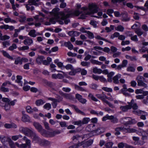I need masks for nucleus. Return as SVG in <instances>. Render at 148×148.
I'll list each match as a JSON object with an SVG mask.
<instances>
[{
	"instance_id": "60",
	"label": "nucleus",
	"mask_w": 148,
	"mask_h": 148,
	"mask_svg": "<svg viewBox=\"0 0 148 148\" xmlns=\"http://www.w3.org/2000/svg\"><path fill=\"white\" fill-rule=\"evenodd\" d=\"M90 64L89 62H86L85 61H82L81 62V64L83 66H88Z\"/></svg>"
},
{
	"instance_id": "50",
	"label": "nucleus",
	"mask_w": 148,
	"mask_h": 148,
	"mask_svg": "<svg viewBox=\"0 0 148 148\" xmlns=\"http://www.w3.org/2000/svg\"><path fill=\"white\" fill-rule=\"evenodd\" d=\"M137 78H138V81H137V83H138V82L139 81H143V80L144 81V82H146L148 83L147 81L145 80V78L142 76H138L137 77Z\"/></svg>"
},
{
	"instance_id": "44",
	"label": "nucleus",
	"mask_w": 148,
	"mask_h": 148,
	"mask_svg": "<svg viewBox=\"0 0 148 148\" xmlns=\"http://www.w3.org/2000/svg\"><path fill=\"white\" fill-rule=\"evenodd\" d=\"M90 119L89 118L85 117L84 118L82 121V125L86 124L90 121Z\"/></svg>"
},
{
	"instance_id": "63",
	"label": "nucleus",
	"mask_w": 148,
	"mask_h": 148,
	"mask_svg": "<svg viewBox=\"0 0 148 148\" xmlns=\"http://www.w3.org/2000/svg\"><path fill=\"white\" fill-rule=\"evenodd\" d=\"M113 145V143L111 142L106 143L105 144V146L107 148H111Z\"/></svg>"
},
{
	"instance_id": "51",
	"label": "nucleus",
	"mask_w": 148,
	"mask_h": 148,
	"mask_svg": "<svg viewBox=\"0 0 148 148\" xmlns=\"http://www.w3.org/2000/svg\"><path fill=\"white\" fill-rule=\"evenodd\" d=\"M23 140L25 141V144L27 145V146L31 145V141L30 140L28 139L25 136L23 138Z\"/></svg>"
},
{
	"instance_id": "6",
	"label": "nucleus",
	"mask_w": 148,
	"mask_h": 148,
	"mask_svg": "<svg viewBox=\"0 0 148 148\" xmlns=\"http://www.w3.org/2000/svg\"><path fill=\"white\" fill-rule=\"evenodd\" d=\"M57 98L58 99H56L52 97H49L48 99L49 100L52 101L51 103L52 105L53 108H56L57 105V102H59L62 101V98L60 97L59 95H57Z\"/></svg>"
},
{
	"instance_id": "56",
	"label": "nucleus",
	"mask_w": 148,
	"mask_h": 148,
	"mask_svg": "<svg viewBox=\"0 0 148 148\" xmlns=\"http://www.w3.org/2000/svg\"><path fill=\"white\" fill-rule=\"evenodd\" d=\"M17 48L16 45L14 43H13L11 46L9 47L8 48V50L10 51H13L15 49Z\"/></svg>"
},
{
	"instance_id": "16",
	"label": "nucleus",
	"mask_w": 148,
	"mask_h": 148,
	"mask_svg": "<svg viewBox=\"0 0 148 148\" xmlns=\"http://www.w3.org/2000/svg\"><path fill=\"white\" fill-rule=\"evenodd\" d=\"M38 132H40L42 136L45 137H48L49 136L50 137V136L51 135V132L47 131L43 129L42 128L41 130L39 131Z\"/></svg>"
},
{
	"instance_id": "22",
	"label": "nucleus",
	"mask_w": 148,
	"mask_h": 148,
	"mask_svg": "<svg viewBox=\"0 0 148 148\" xmlns=\"http://www.w3.org/2000/svg\"><path fill=\"white\" fill-rule=\"evenodd\" d=\"M93 141V140L90 139L85 143H84V141H82L83 144L82 145H83V147L84 148L88 147L92 144Z\"/></svg>"
},
{
	"instance_id": "2",
	"label": "nucleus",
	"mask_w": 148,
	"mask_h": 148,
	"mask_svg": "<svg viewBox=\"0 0 148 148\" xmlns=\"http://www.w3.org/2000/svg\"><path fill=\"white\" fill-rule=\"evenodd\" d=\"M80 13V12L79 11L77 10L74 12L69 13L66 14H64L65 16L62 17V16H61L60 17L62 18L64 20V23L65 24H67L70 21V20L67 19V18L73 17L75 16H78L79 15Z\"/></svg>"
},
{
	"instance_id": "33",
	"label": "nucleus",
	"mask_w": 148,
	"mask_h": 148,
	"mask_svg": "<svg viewBox=\"0 0 148 148\" xmlns=\"http://www.w3.org/2000/svg\"><path fill=\"white\" fill-rule=\"evenodd\" d=\"M22 78V76L18 75L16 76V79L15 81L16 82L19 83L21 86H22V82L21 81Z\"/></svg>"
},
{
	"instance_id": "29",
	"label": "nucleus",
	"mask_w": 148,
	"mask_h": 148,
	"mask_svg": "<svg viewBox=\"0 0 148 148\" xmlns=\"http://www.w3.org/2000/svg\"><path fill=\"white\" fill-rule=\"evenodd\" d=\"M110 120L111 122L113 124L117 123L118 122L119 120L116 117H114L113 115L110 116Z\"/></svg>"
},
{
	"instance_id": "32",
	"label": "nucleus",
	"mask_w": 148,
	"mask_h": 148,
	"mask_svg": "<svg viewBox=\"0 0 148 148\" xmlns=\"http://www.w3.org/2000/svg\"><path fill=\"white\" fill-rule=\"evenodd\" d=\"M44 57L42 56H38L36 59V62L38 64H40L42 62Z\"/></svg>"
},
{
	"instance_id": "15",
	"label": "nucleus",
	"mask_w": 148,
	"mask_h": 148,
	"mask_svg": "<svg viewBox=\"0 0 148 148\" xmlns=\"http://www.w3.org/2000/svg\"><path fill=\"white\" fill-rule=\"evenodd\" d=\"M23 43L26 45L30 46L33 44V41L31 38L27 36L24 40Z\"/></svg>"
},
{
	"instance_id": "40",
	"label": "nucleus",
	"mask_w": 148,
	"mask_h": 148,
	"mask_svg": "<svg viewBox=\"0 0 148 148\" xmlns=\"http://www.w3.org/2000/svg\"><path fill=\"white\" fill-rule=\"evenodd\" d=\"M83 142H82L80 143L79 142L75 144L74 145L69 147V148H77L79 146L82 145H83Z\"/></svg>"
},
{
	"instance_id": "11",
	"label": "nucleus",
	"mask_w": 148,
	"mask_h": 148,
	"mask_svg": "<svg viewBox=\"0 0 148 148\" xmlns=\"http://www.w3.org/2000/svg\"><path fill=\"white\" fill-rule=\"evenodd\" d=\"M75 98L82 104H85L87 101L86 99L83 98L82 96L79 94L77 93L75 95Z\"/></svg>"
},
{
	"instance_id": "46",
	"label": "nucleus",
	"mask_w": 148,
	"mask_h": 148,
	"mask_svg": "<svg viewBox=\"0 0 148 148\" xmlns=\"http://www.w3.org/2000/svg\"><path fill=\"white\" fill-rule=\"evenodd\" d=\"M127 145L129 146L130 145L126 143H124L123 142L119 143L118 144V147L119 148H123L124 147L126 148H127Z\"/></svg>"
},
{
	"instance_id": "8",
	"label": "nucleus",
	"mask_w": 148,
	"mask_h": 148,
	"mask_svg": "<svg viewBox=\"0 0 148 148\" xmlns=\"http://www.w3.org/2000/svg\"><path fill=\"white\" fill-rule=\"evenodd\" d=\"M88 8V10H89L92 13H96L98 11V8L97 5L95 3L89 4Z\"/></svg>"
},
{
	"instance_id": "53",
	"label": "nucleus",
	"mask_w": 148,
	"mask_h": 148,
	"mask_svg": "<svg viewBox=\"0 0 148 148\" xmlns=\"http://www.w3.org/2000/svg\"><path fill=\"white\" fill-rule=\"evenodd\" d=\"M12 71L10 69H7L5 71V73L7 75L8 77H10L12 75Z\"/></svg>"
},
{
	"instance_id": "7",
	"label": "nucleus",
	"mask_w": 148,
	"mask_h": 148,
	"mask_svg": "<svg viewBox=\"0 0 148 148\" xmlns=\"http://www.w3.org/2000/svg\"><path fill=\"white\" fill-rule=\"evenodd\" d=\"M39 0H28V3L29 4L25 5V7L27 11H29L30 10V6L31 5H34L35 6H37L40 5L38 2Z\"/></svg>"
},
{
	"instance_id": "52",
	"label": "nucleus",
	"mask_w": 148,
	"mask_h": 148,
	"mask_svg": "<svg viewBox=\"0 0 148 148\" xmlns=\"http://www.w3.org/2000/svg\"><path fill=\"white\" fill-rule=\"evenodd\" d=\"M44 108L48 110H50L51 108V104L49 103H46L43 106Z\"/></svg>"
},
{
	"instance_id": "10",
	"label": "nucleus",
	"mask_w": 148,
	"mask_h": 148,
	"mask_svg": "<svg viewBox=\"0 0 148 148\" xmlns=\"http://www.w3.org/2000/svg\"><path fill=\"white\" fill-rule=\"evenodd\" d=\"M23 115L21 118V120L24 122H31V119L30 117L27 114H24L22 112Z\"/></svg>"
},
{
	"instance_id": "55",
	"label": "nucleus",
	"mask_w": 148,
	"mask_h": 148,
	"mask_svg": "<svg viewBox=\"0 0 148 148\" xmlns=\"http://www.w3.org/2000/svg\"><path fill=\"white\" fill-rule=\"evenodd\" d=\"M127 71H128L134 72L135 71V69L132 66H129L127 68Z\"/></svg>"
},
{
	"instance_id": "42",
	"label": "nucleus",
	"mask_w": 148,
	"mask_h": 148,
	"mask_svg": "<svg viewBox=\"0 0 148 148\" xmlns=\"http://www.w3.org/2000/svg\"><path fill=\"white\" fill-rule=\"evenodd\" d=\"M75 88L77 90L81 91H86V90L83 87L77 85H75Z\"/></svg>"
},
{
	"instance_id": "30",
	"label": "nucleus",
	"mask_w": 148,
	"mask_h": 148,
	"mask_svg": "<svg viewBox=\"0 0 148 148\" xmlns=\"http://www.w3.org/2000/svg\"><path fill=\"white\" fill-rule=\"evenodd\" d=\"M0 140L3 145H4L7 141L6 137L4 135H0Z\"/></svg>"
},
{
	"instance_id": "23",
	"label": "nucleus",
	"mask_w": 148,
	"mask_h": 148,
	"mask_svg": "<svg viewBox=\"0 0 148 148\" xmlns=\"http://www.w3.org/2000/svg\"><path fill=\"white\" fill-rule=\"evenodd\" d=\"M80 33L77 31H70L68 33V35L71 37L77 36L80 34Z\"/></svg>"
},
{
	"instance_id": "54",
	"label": "nucleus",
	"mask_w": 148,
	"mask_h": 148,
	"mask_svg": "<svg viewBox=\"0 0 148 148\" xmlns=\"http://www.w3.org/2000/svg\"><path fill=\"white\" fill-rule=\"evenodd\" d=\"M102 89L103 90L108 92H112V88H110L103 87L102 88Z\"/></svg>"
},
{
	"instance_id": "43",
	"label": "nucleus",
	"mask_w": 148,
	"mask_h": 148,
	"mask_svg": "<svg viewBox=\"0 0 148 148\" xmlns=\"http://www.w3.org/2000/svg\"><path fill=\"white\" fill-rule=\"evenodd\" d=\"M64 96L66 99L70 100H72L74 98V97L70 94L65 93L64 95Z\"/></svg>"
},
{
	"instance_id": "4",
	"label": "nucleus",
	"mask_w": 148,
	"mask_h": 148,
	"mask_svg": "<svg viewBox=\"0 0 148 148\" xmlns=\"http://www.w3.org/2000/svg\"><path fill=\"white\" fill-rule=\"evenodd\" d=\"M19 131L21 133L24 134L25 135L28 137L31 136L33 132L32 131L28 128L23 127H20Z\"/></svg>"
},
{
	"instance_id": "13",
	"label": "nucleus",
	"mask_w": 148,
	"mask_h": 148,
	"mask_svg": "<svg viewBox=\"0 0 148 148\" xmlns=\"http://www.w3.org/2000/svg\"><path fill=\"white\" fill-rule=\"evenodd\" d=\"M135 32L140 38L141 37V36L143 34L144 36H145L147 35L146 32H144L140 29H136L135 31Z\"/></svg>"
},
{
	"instance_id": "31",
	"label": "nucleus",
	"mask_w": 148,
	"mask_h": 148,
	"mask_svg": "<svg viewBox=\"0 0 148 148\" xmlns=\"http://www.w3.org/2000/svg\"><path fill=\"white\" fill-rule=\"evenodd\" d=\"M64 45L65 47H67L70 50H71L73 49V45L69 41L65 42Z\"/></svg>"
},
{
	"instance_id": "14",
	"label": "nucleus",
	"mask_w": 148,
	"mask_h": 148,
	"mask_svg": "<svg viewBox=\"0 0 148 148\" xmlns=\"http://www.w3.org/2000/svg\"><path fill=\"white\" fill-rule=\"evenodd\" d=\"M123 119L127 120V121H125L124 123V124L125 125H130L134 123L135 120L134 119H132L130 118L129 117H126L123 118Z\"/></svg>"
},
{
	"instance_id": "24",
	"label": "nucleus",
	"mask_w": 148,
	"mask_h": 148,
	"mask_svg": "<svg viewBox=\"0 0 148 148\" xmlns=\"http://www.w3.org/2000/svg\"><path fill=\"white\" fill-rule=\"evenodd\" d=\"M33 125L38 132L40 131L42 128L41 125L39 123L37 122H34Z\"/></svg>"
},
{
	"instance_id": "62",
	"label": "nucleus",
	"mask_w": 148,
	"mask_h": 148,
	"mask_svg": "<svg viewBox=\"0 0 148 148\" xmlns=\"http://www.w3.org/2000/svg\"><path fill=\"white\" fill-rule=\"evenodd\" d=\"M73 123L74 125H77L81 126L82 125V121L81 120H79L77 121L73 122Z\"/></svg>"
},
{
	"instance_id": "61",
	"label": "nucleus",
	"mask_w": 148,
	"mask_h": 148,
	"mask_svg": "<svg viewBox=\"0 0 148 148\" xmlns=\"http://www.w3.org/2000/svg\"><path fill=\"white\" fill-rule=\"evenodd\" d=\"M4 48H5L7 46H9L10 45V43L9 41H4L2 42Z\"/></svg>"
},
{
	"instance_id": "38",
	"label": "nucleus",
	"mask_w": 148,
	"mask_h": 148,
	"mask_svg": "<svg viewBox=\"0 0 148 148\" xmlns=\"http://www.w3.org/2000/svg\"><path fill=\"white\" fill-rule=\"evenodd\" d=\"M115 29L116 31L123 32L124 29V27L121 25H119L115 27Z\"/></svg>"
},
{
	"instance_id": "41",
	"label": "nucleus",
	"mask_w": 148,
	"mask_h": 148,
	"mask_svg": "<svg viewBox=\"0 0 148 148\" xmlns=\"http://www.w3.org/2000/svg\"><path fill=\"white\" fill-rule=\"evenodd\" d=\"M66 61L68 63H70L72 64H75L76 62L75 59L73 58H67Z\"/></svg>"
},
{
	"instance_id": "36",
	"label": "nucleus",
	"mask_w": 148,
	"mask_h": 148,
	"mask_svg": "<svg viewBox=\"0 0 148 148\" xmlns=\"http://www.w3.org/2000/svg\"><path fill=\"white\" fill-rule=\"evenodd\" d=\"M138 86L143 87L145 88H147L148 87L147 84L145 83L143 81H139L138 84Z\"/></svg>"
},
{
	"instance_id": "58",
	"label": "nucleus",
	"mask_w": 148,
	"mask_h": 148,
	"mask_svg": "<svg viewBox=\"0 0 148 148\" xmlns=\"http://www.w3.org/2000/svg\"><path fill=\"white\" fill-rule=\"evenodd\" d=\"M110 116H109L108 114H106L105 116H104L102 118V121H105L107 120H110Z\"/></svg>"
},
{
	"instance_id": "9",
	"label": "nucleus",
	"mask_w": 148,
	"mask_h": 148,
	"mask_svg": "<svg viewBox=\"0 0 148 148\" xmlns=\"http://www.w3.org/2000/svg\"><path fill=\"white\" fill-rule=\"evenodd\" d=\"M133 112L134 114L137 115H139V113H140V114H142V113H143L144 114H142L140 116V118L141 119L143 120H145L146 119V116L148 115V114L147 113L143 111H139V110H134L133 111Z\"/></svg>"
},
{
	"instance_id": "64",
	"label": "nucleus",
	"mask_w": 148,
	"mask_h": 148,
	"mask_svg": "<svg viewBox=\"0 0 148 148\" xmlns=\"http://www.w3.org/2000/svg\"><path fill=\"white\" fill-rule=\"evenodd\" d=\"M10 38V37L8 36L5 35L1 37V40H4L7 39H8Z\"/></svg>"
},
{
	"instance_id": "59",
	"label": "nucleus",
	"mask_w": 148,
	"mask_h": 148,
	"mask_svg": "<svg viewBox=\"0 0 148 148\" xmlns=\"http://www.w3.org/2000/svg\"><path fill=\"white\" fill-rule=\"evenodd\" d=\"M65 68L67 70L71 69V70H73L74 69V68L73 66L72 65L70 64H68L66 65L65 67Z\"/></svg>"
},
{
	"instance_id": "3",
	"label": "nucleus",
	"mask_w": 148,
	"mask_h": 148,
	"mask_svg": "<svg viewBox=\"0 0 148 148\" xmlns=\"http://www.w3.org/2000/svg\"><path fill=\"white\" fill-rule=\"evenodd\" d=\"M81 5L79 4H77V10H78L80 12V14H79L80 15V16L79 17V18L84 19L85 18V17H86V14L85 13L88 11V7H83L81 8V11H80L79 10L80 8L81 7ZM75 11H74L75 12Z\"/></svg>"
},
{
	"instance_id": "25",
	"label": "nucleus",
	"mask_w": 148,
	"mask_h": 148,
	"mask_svg": "<svg viewBox=\"0 0 148 148\" xmlns=\"http://www.w3.org/2000/svg\"><path fill=\"white\" fill-rule=\"evenodd\" d=\"M70 106L72 108L74 109L75 111H76V112H77L80 114H81L83 115H85V113L84 112L82 111L81 110H79V108L76 106L73 105H71Z\"/></svg>"
},
{
	"instance_id": "28",
	"label": "nucleus",
	"mask_w": 148,
	"mask_h": 148,
	"mask_svg": "<svg viewBox=\"0 0 148 148\" xmlns=\"http://www.w3.org/2000/svg\"><path fill=\"white\" fill-rule=\"evenodd\" d=\"M114 72H111L109 73H108L107 75L108 77L107 79L108 81L109 82H112V77L114 75Z\"/></svg>"
},
{
	"instance_id": "49",
	"label": "nucleus",
	"mask_w": 148,
	"mask_h": 148,
	"mask_svg": "<svg viewBox=\"0 0 148 148\" xmlns=\"http://www.w3.org/2000/svg\"><path fill=\"white\" fill-rule=\"evenodd\" d=\"M130 20V18L128 17L127 14L126 13H125L123 18L122 21H123L126 22L129 21Z\"/></svg>"
},
{
	"instance_id": "45",
	"label": "nucleus",
	"mask_w": 148,
	"mask_h": 148,
	"mask_svg": "<svg viewBox=\"0 0 148 148\" xmlns=\"http://www.w3.org/2000/svg\"><path fill=\"white\" fill-rule=\"evenodd\" d=\"M136 131V130L134 129L125 128V132L127 133H134Z\"/></svg>"
},
{
	"instance_id": "5",
	"label": "nucleus",
	"mask_w": 148,
	"mask_h": 148,
	"mask_svg": "<svg viewBox=\"0 0 148 148\" xmlns=\"http://www.w3.org/2000/svg\"><path fill=\"white\" fill-rule=\"evenodd\" d=\"M59 9L58 8H54L52 10V13L56 18H59L61 16L62 17L65 16L64 13L63 12H59Z\"/></svg>"
},
{
	"instance_id": "20",
	"label": "nucleus",
	"mask_w": 148,
	"mask_h": 148,
	"mask_svg": "<svg viewBox=\"0 0 148 148\" xmlns=\"http://www.w3.org/2000/svg\"><path fill=\"white\" fill-rule=\"evenodd\" d=\"M105 130V129L104 128L100 127L94 130L93 132L94 133H96L97 135H99L104 132Z\"/></svg>"
},
{
	"instance_id": "17",
	"label": "nucleus",
	"mask_w": 148,
	"mask_h": 148,
	"mask_svg": "<svg viewBox=\"0 0 148 148\" xmlns=\"http://www.w3.org/2000/svg\"><path fill=\"white\" fill-rule=\"evenodd\" d=\"M121 75L119 73H118L112 79V81H113V83L115 84H118L119 83V79L121 78Z\"/></svg>"
},
{
	"instance_id": "35",
	"label": "nucleus",
	"mask_w": 148,
	"mask_h": 148,
	"mask_svg": "<svg viewBox=\"0 0 148 148\" xmlns=\"http://www.w3.org/2000/svg\"><path fill=\"white\" fill-rule=\"evenodd\" d=\"M45 103V101L42 99H40L36 100L35 102V104L37 106H39L43 105Z\"/></svg>"
},
{
	"instance_id": "12",
	"label": "nucleus",
	"mask_w": 148,
	"mask_h": 148,
	"mask_svg": "<svg viewBox=\"0 0 148 148\" xmlns=\"http://www.w3.org/2000/svg\"><path fill=\"white\" fill-rule=\"evenodd\" d=\"M133 100V99L131 100V102L129 103V104L128 105H126L125 106H121L120 107V109L123 112H126L128 110L131 109L132 108V106L131 105V103Z\"/></svg>"
},
{
	"instance_id": "57",
	"label": "nucleus",
	"mask_w": 148,
	"mask_h": 148,
	"mask_svg": "<svg viewBox=\"0 0 148 148\" xmlns=\"http://www.w3.org/2000/svg\"><path fill=\"white\" fill-rule=\"evenodd\" d=\"M0 90L4 92H8L9 90L8 88H5V87L1 86L0 88Z\"/></svg>"
},
{
	"instance_id": "26",
	"label": "nucleus",
	"mask_w": 148,
	"mask_h": 148,
	"mask_svg": "<svg viewBox=\"0 0 148 148\" xmlns=\"http://www.w3.org/2000/svg\"><path fill=\"white\" fill-rule=\"evenodd\" d=\"M80 68H78L75 69H73L72 71L69 73V74L71 75H74L77 73L81 71Z\"/></svg>"
},
{
	"instance_id": "48",
	"label": "nucleus",
	"mask_w": 148,
	"mask_h": 148,
	"mask_svg": "<svg viewBox=\"0 0 148 148\" xmlns=\"http://www.w3.org/2000/svg\"><path fill=\"white\" fill-rule=\"evenodd\" d=\"M88 97L94 101L97 102L98 101L97 99L91 93H89V94L88 95Z\"/></svg>"
},
{
	"instance_id": "21",
	"label": "nucleus",
	"mask_w": 148,
	"mask_h": 148,
	"mask_svg": "<svg viewBox=\"0 0 148 148\" xmlns=\"http://www.w3.org/2000/svg\"><path fill=\"white\" fill-rule=\"evenodd\" d=\"M31 137H33V140L35 141L36 142L39 143L41 139L39 138L35 132H33L32 134Z\"/></svg>"
},
{
	"instance_id": "1",
	"label": "nucleus",
	"mask_w": 148,
	"mask_h": 148,
	"mask_svg": "<svg viewBox=\"0 0 148 148\" xmlns=\"http://www.w3.org/2000/svg\"><path fill=\"white\" fill-rule=\"evenodd\" d=\"M45 15L42 13L39 12L38 14L36 15L33 17L36 22H38L35 24L36 27L40 26L41 25V23H43L45 18Z\"/></svg>"
},
{
	"instance_id": "34",
	"label": "nucleus",
	"mask_w": 148,
	"mask_h": 148,
	"mask_svg": "<svg viewBox=\"0 0 148 148\" xmlns=\"http://www.w3.org/2000/svg\"><path fill=\"white\" fill-rule=\"evenodd\" d=\"M1 52L5 57L11 60H13V58L11 56L9 53H7L6 51L3 50L1 51Z\"/></svg>"
},
{
	"instance_id": "27",
	"label": "nucleus",
	"mask_w": 148,
	"mask_h": 148,
	"mask_svg": "<svg viewBox=\"0 0 148 148\" xmlns=\"http://www.w3.org/2000/svg\"><path fill=\"white\" fill-rule=\"evenodd\" d=\"M39 143L41 145L47 146L50 144V143L47 140L41 139Z\"/></svg>"
},
{
	"instance_id": "39",
	"label": "nucleus",
	"mask_w": 148,
	"mask_h": 148,
	"mask_svg": "<svg viewBox=\"0 0 148 148\" xmlns=\"http://www.w3.org/2000/svg\"><path fill=\"white\" fill-rule=\"evenodd\" d=\"M102 71L100 69H98L96 67L94 68L93 69V72L95 73L100 74L102 73Z\"/></svg>"
},
{
	"instance_id": "47",
	"label": "nucleus",
	"mask_w": 148,
	"mask_h": 148,
	"mask_svg": "<svg viewBox=\"0 0 148 148\" xmlns=\"http://www.w3.org/2000/svg\"><path fill=\"white\" fill-rule=\"evenodd\" d=\"M14 63L16 65L19 64L21 65L22 64V63L21 58L20 57L17 58L15 60Z\"/></svg>"
},
{
	"instance_id": "18",
	"label": "nucleus",
	"mask_w": 148,
	"mask_h": 148,
	"mask_svg": "<svg viewBox=\"0 0 148 148\" xmlns=\"http://www.w3.org/2000/svg\"><path fill=\"white\" fill-rule=\"evenodd\" d=\"M103 94H97L96 95V96L98 99H101V100L105 102V100H106V99H109L107 98L106 95L103 94Z\"/></svg>"
},
{
	"instance_id": "37",
	"label": "nucleus",
	"mask_w": 148,
	"mask_h": 148,
	"mask_svg": "<svg viewBox=\"0 0 148 148\" xmlns=\"http://www.w3.org/2000/svg\"><path fill=\"white\" fill-rule=\"evenodd\" d=\"M36 31L35 30H31L29 32L28 34L31 37H35L36 36Z\"/></svg>"
},
{
	"instance_id": "19",
	"label": "nucleus",
	"mask_w": 148,
	"mask_h": 148,
	"mask_svg": "<svg viewBox=\"0 0 148 148\" xmlns=\"http://www.w3.org/2000/svg\"><path fill=\"white\" fill-rule=\"evenodd\" d=\"M125 128L124 127H119L116 128L115 130L116 132L114 134L115 135H119L120 134V131H123L125 132Z\"/></svg>"
}]
</instances>
